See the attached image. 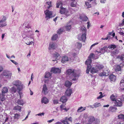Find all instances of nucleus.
Masks as SVG:
<instances>
[{"instance_id": "obj_5", "label": "nucleus", "mask_w": 124, "mask_h": 124, "mask_svg": "<svg viewBox=\"0 0 124 124\" xmlns=\"http://www.w3.org/2000/svg\"><path fill=\"white\" fill-rule=\"evenodd\" d=\"M44 12L46 15L45 17L46 18H49L52 17L53 14V12L52 11H50L49 10L47 9Z\"/></svg>"}, {"instance_id": "obj_57", "label": "nucleus", "mask_w": 124, "mask_h": 124, "mask_svg": "<svg viewBox=\"0 0 124 124\" xmlns=\"http://www.w3.org/2000/svg\"><path fill=\"white\" fill-rule=\"evenodd\" d=\"M94 55V54L93 53L91 54L88 57V58L91 59Z\"/></svg>"}, {"instance_id": "obj_58", "label": "nucleus", "mask_w": 124, "mask_h": 124, "mask_svg": "<svg viewBox=\"0 0 124 124\" xmlns=\"http://www.w3.org/2000/svg\"><path fill=\"white\" fill-rule=\"evenodd\" d=\"M99 76L101 77L105 76V75L104 74V71L103 72H102L100 73L99 74Z\"/></svg>"}, {"instance_id": "obj_59", "label": "nucleus", "mask_w": 124, "mask_h": 124, "mask_svg": "<svg viewBox=\"0 0 124 124\" xmlns=\"http://www.w3.org/2000/svg\"><path fill=\"white\" fill-rule=\"evenodd\" d=\"M58 101L57 100H54L53 101L54 103V104H57L58 103Z\"/></svg>"}, {"instance_id": "obj_6", "label": "nucleus", "mask_w": 124, "mask_h": 124, "mask_svg": "<svg viewBox=\"0 0 124 124\" xmlns=\"http://www.w3.org/2000/svg\"><path fill=\"white\" fill-rule=\"evenodd\" d=\"M6 17L3 16L2 20L0 21V27H2L7 25L6 21Z\"/></svg>"}, {"instance_id": "obj_29", "label": "nucleus", "mask_w": 124, "mask_h": 124, "mask_svg": "<svg viewBox=\"0 0 124 124\" xmlns=\"http://www.w3.org/2000/svg\"><path fill=\"white\" fill-rule=\"evenodd\" d=\"M85 107H81L78 108L77 110V112H79L83 111L85 109Z\"/></svg>"}, {"instance_id": "obj_60", "label": "nucleus", "mask_w": 124, "mask_h": 124, "mask_svg": "<svg viewBox=\"0 0 124 124\" xmlns=\"http://www.w3.org/2000/svg\"><path fill=\"white\" fill-rule=\"evenodd\" d=\"M66 74L67 75H70V69H69L67 70L66 73Z\"/></svg>"}, {"instance_id": "obj_37", "label": "nucleus", "mask_w": 124, "mask_h": 124, "mask_svg": "<svg viewBox=\"0 0 124 124\" xmlns=\"http://www.w3.org/2000/svg\"><path fill=\"white\" fill-rule=\"evenodd\" d=\"M95 120V118L93 116H91L89 117V121L90 122H93Z\"/></svg>"}, {"instance_id": "obj_23", "label": "nucleus", "mask_w": 124, "mask_h": 124, "mask_svg": "<svg viewBox=\"0 0 124 124\" xmlns=\"http://www.w3.org/2000/svg\"><path fill=\"white\" fill-rule=\"evenodd\" d=\"M70 2H71V6L72 7H75L76 5L77 2L75 0H70Z\"/></svg>"}, {"instance_id": "obj_35", "label": "nucleus", "mask_w": 124, "mask_h": 124, "mask_svg": "<svg viewBox=\"0 0 124 124\" xmlns=\"http://www.w3.org/2000/svg\"><path fill=\"white\" fill-rule=\"evenodd\" d=\"M121 88L122 89L124 87V79L122 80L120 83Z\"/></svg>"}, {"instance_id": "obj_24", "label": "nucleus", "mask_w": 124, "mask_h": 124, "mask_svg": "<svg viewBox=\"0 0 124 124\" xmlns=\"http://www.w3.org/2000/svg\"><path fill=\"white\" fill-rule=\"evenodd\" d=\"M80 18L82 21H87L88 20V18L86 16H80Z\"/></svg>"}, {"instance_id": "obj_64", "label": "nucleus", "mask_w": 124, "mask_h": 124, "mask_svg": "<svg viewBox=\"0 0 124 124\" xmlns=\"http://www.w3.org/2000/svg\"><path fill=\"white\" fill-rule=\"evenodd\" d=\"M121 26H123L124 25V19L122 21V23L120 24Z\"/></svg>"}, {"instance_id": "obj_4", "label": "nucleus", "mask_w": 124, "mask_h": 124, "mask_svg": "<svg viewBox=\"0 0 124 124\" xmlns=\"http://www.w3.org/2000/svg\"><path fill=\"white\" fill-rule=\"evenodd\" d=\"M60 12L62 14H64L67 16L69 15V11L66 8L61 7L60 10Z\"/></svg>"}, {"instance_id": "obj_41", "label": "nucleus", "mask_w": 124, "mask_h": 124, "mask_svg": "<svg viewBox=\"0 0 124 124\" xmlns=\"http://www.w3.org/2000/svg\"><path fill=\"white\" fill-rule=\"evenodd\" d=\"M60 108L62 110H64L66 111H67L69 109H67L65 108L63 104H62L60 106Z\"/></svg>"}, {"instance_id": "obj_39", "label": "nucleus", "mask_w": 124, "mask_h": 124, "mask_svg": "<svg viewBox=\"0 0 124 124\" xmlns=\"http://www.w3.org/2000/svg\"><path fill=\"white\" fill-rule=\"evenodd\" d=\"M58 38V35L56 34H54L52 38V40H55Z\"/></svg>"}, {"instance_id": "obj_53", "label": "nucleus", "mask_w": 124, "mask_h": 124, "mask_svg": "<svg viewBox=\"0 0 124 124\" xmlns=\"http://www.w3.org/2000/svg\"><path fill=\"white\" fill-rule=\"evenodd\" d=\"M32 43H33V44L34 45V43L32 41H31L29 42H27V43H26V44L27 45H31Z\"/></svg>"}, {"instance_id": "obj_30", "label": "nucleus", "mask_w": 124, "mask_h": 124, "mask_svg": "<svg viewBox=\"0 0 124 124\" xmlns=\"http://www.w3.org/2000/svg\"><path fill=\"white\" fill-rule=\"evenodd\" d=\"M8 90L7 88L6 87H4L2 90V93L3 94L7 93L8 92Z\"/></svg>"}, {"instance_id": "obj_46", "label": "nucleus", "mask_w": 124, "mask_h": 124, "mask_svg": "<svg viewBox=\"0 0 124 124\" xmlns=\"http://www.w3.org/2000/svg\"><path fill=\"white\" fill-rule=\"evenodd\" d=\"M103 67V66L102 65H99L96 66V68L99 70H101Z\"/></svg>"}, {"instance_id": "obj_42", "label": "nucleus", "mask_w": 124, "mask_h": 124, "mask_svg": "<svg viewBox=\"0 0 124 124\" xmlns=\"http://www.w3.org/2000/svg\"><path fill=\"white\" fill-rule=\"evenodd\" d=\"M51 3L52 2L51 1H48L46 2L47 5L48 6H47L48 9H49L52 7Z\"/></svg>"}, {"instance_id": "obj_15", "label": "nucleus", "mask_w": 124, "mask_h": 124, "mask_svg": "<svg viewBox=\"0 0 124 124\" xmlns=\"http://www.w3.org/2000/svg\"><path fill=\"white\" fill-rule=\"evenodd\" d=\"M68 61V59L67 57L64 56L62 57L61 60V62L62 63H65Z\"/></svg>"}, {"instance_id": "obj_8", "label": "nucleus", "mask_w": 124, "mask_h": 124, "mask_svg": "<svg viewBox=\"0 0 124 124\" xmlns=\"http://www.w3.org/2000/svg\"><path fill=\"white\" fill-rule=\"evenodd\" d=\"M82 46L81 43L79 42H77L75 45V50L76 51H78L81 48Z\"/></svg>"}, {"instance_id": "obj_32", "label": "nucleus", "mask_w": 124, "mask_h": 124, "mask_svg": "<svg viewBox=\"0 0 124 124\" xmlns=\"http://www.w3.org/2000/svg\"><path fill=\"white\" fill-rule=\"evenodd\" d=\"M5 95L3 93L2 94H0V100L2 101H5Z\"/></svg>"}, {"instance_id": "obj_43", "label": "nucleus", "mask_w": 124, "mask_h": 124, "mask_svg": "<svg viewBox=\"0 0 124 124\" xmlns=\"http://www.w3.org/2000/svg\"><path fill=\"white\" fill-rule=\"evenodd\" d=\"M118 117L119 119H123V121H124V115L122 114L119 115L118 116Z\"/></svg>"}, {"instance_id": "obj_40", "label": "nucleus", "mask_w": 124, "mask_h": 124, "mask_svg": "<svg viewBox=\"0 0 124 124\" xmlns=\"http://www.w3.org/2000/svg\"><path fill=\"white\" fill-rule=\"evenodd\" d=\"M65 85L66 87L70 88V82L69 81H66Z\"/></svg>"}, {"instance_id": "obj_10", "label": "nucleus", "mask_w": 124, "mask_h": 124, "mask_svg": "<svg viewBox=\"0 0 124 124\" xmlns=\"http://www.w3.org/2000/svg\"><path fill=\"white\" fill-rule=\"evenodd\" d=\"M57 47V45H56L55 43L52 42L50 43L49 44V50L51 49H55Z\"/></svg>"}, {"instance_id": "obj_31", "label": "nucleus", "mask_w": 124, "mask_h": 124, "mask_svg": "<svg viewBox=\"0 0 124 124\" xmlns=\"http://www.w3.org/2000/svg\"><path fill=\"white\" fill-rule=\"evenodd\" d=\"M65 31V30L63 28H60L57 31V33L58 34H62V32Z\"/></svg>"}, {"instance_id": "obj_1", "label": "nucleus", "mask_w": 124, "mask_h": 124, "mask_svg": "<svg viewBox=\"0 0 124 124\" xmlns=\"http://www.w3.org/2000/svg\"><path fill=\"white\" fill-rule=\"evenodd\" d=\"M79 73L78 71L70 69V79L72 80L76 81L78 79L77 77L79 76Z\"/></svg>"}, {"instance_id": "obj_21", "label": "nucleus", "mask_w": 124, "mask_h": 124, "mask_svg": "<svg viewBox=\"0 0 124 124\" xmlns=\"http://www.w3.org/2000/svg\"><path fill=\"white\" fill-rule=\"evenodd\" d=\"M109 78L111 81H114L116 80V77L113 75H110L109 77Z\"/></svg>"}, {"instance_id": "obj_55", "label": "nucleus", "mask_w": 124, "mask_h": 124, "mask_svg": "<svg viewBox=\"0 0 124 124\" xmlns=\"http://www.w3.org/2000/svg\"><path fill=\"white\" fill-rule=\"evenodd\" d=\"M2 104L1 102H0V112H1L3 110L2 108Z\"/></svg>"}, {"instance_id": "obj_9", "label": "nucleus", "mask_w": 124, "mask_h": 124, "mask_svg": "<svg viewBox=\"0 0 124 124\" xmlns=\"http://www.w3.org/2000/svg\"><path fill=\"white\" fill-rule=\"evenodd\" d=\"M50 71L54 73H60L61 70L58 68L54 67L52 68Z\"/></svg>"}, {"instance_id": "obj_26", "label": "nucleus", "mask_w": 124, "mask_h": 124, "mask_svg": "<svg viewBox=\"0 0 124 124\" xmlns=\"http://www.w3.org/2000/svg\"><path fill=\"white\" fill-rule=\"evenodd\" d=\"M21 107L19 106H17L13 108V109L14 110L16 111H19L20 112L21 111Z\"/></svg>"}, {"instance_id": "obj_2", "label": "nucleus", "mask_w": 124, "mask_h": 124, "mask_svg": "<svg viewBox=\"0 0 124 124\" xmlns=\"http://www.w3.org/2000/svg\"><path fill=\"white\" fill-rule=\"evenodd\" d=\"M13 84L14 85H15L16 87H17V89L19 94L20 95V98H21V93L20 92V91L22 90L23 89V85H21V82L18 80L14 81L13 83Z\"/></svg>"}, {"instance_id": "obj_49", "label": "nucleus", "mask_w": 124, "mask_h": 124, "mask_svg": "<svg viewBox=\"0 0 124 124\" xmlns=\"http://www.w3.org/2000/svg\"><path fill=\"white\" fill-rule=\"evenodd\" d=\"M104 73L106 76H108L109 74V71L108 70H104Z\"/></svg>"}, {"instance_id": "obj_61", "label": "nucleus", "mask_w": 124, "mask_h": 124, "mask_svg": "<svg viewBox=\"0 0 124 124\" xmlns=\"http://www.w3.org/2000/svg\"><path fill=\"white\" fill-rule=\"evenodd\" d=\"M121 101H122L124 102V94L122 95Z\"/></svg>"}, {"instance_id": "obj_47", "label": "nucleus", "mask_w": 124, "mask_h": 124, "mask_svg": "<svg viewBox=\"0 0 124 124\" xmlns=\"http://www.w3.org/2000/svg\"><path fill=\"white\" fill-rule=\"evenodd\" d=\"M101 104L99 103H96L93 104L95 108L98 107L100 106Z\"/></svg>"}, {"instance_id": "obj_50", "label": "nucleus", "mask_w": 124, "mask_h": 124, "mask_svg": "<svg viewBox=\"0 0 124 124\" xmlns=\"http://www.w3.org/2000/svg\"><path fill=\"white\" fill-rule=\"evenodd\" d=\"M88 1L91 2L93 1L92 4L93 6H94L97 4V3L96 2V0H88Z\"/></svg>"}, {"instance_id": "obj_45", "label": "nucleus", "mask_w": 124, "mask_h": 124, "mask_svg": "<svg viewBox=\"0 0 124 124\" xmlns=\"http://www.w3.org/2000/svg\"><path fill=\"white\" fill-rule=\"evenodd\" d=\"M110 110L112 111H115L117 108L115 106L111 107H110Z\"/></svg>"}, {"instance_id": "obj_52", "label": "nucleus", "mask_w": 124, "mask_h": 124, "mask_svg": "<svg viewBox=\"0 0 124 124\" xmlns=\"http://www.w3.org/2000/svg\"><path fill=\"white\" fill-rule=\"evenodd\" d=\"M12 91L14 93H16V88L14 87H12Z\"/></svg>"}, {"instance_id": "obj_62", "label": "nucleus", "mask_w": 124, "mask_h": 124, "mask_svg": "<svg viewBox=\"0 0 124 124\" xmlns=\"http://www.w3.org/2000/svg\"><path fill=\"white\" fill-rule=\"evenodd\" d=\"M99 43L98 42H96L93 44L90 47V49H91V48L92 47H93L94 46L98 44Z\"/></svg>"}, {"instance_id": "obj_28", "label": "nucleus", "mask_w": 124, "mask_h": 124, "mask_svg": "<svg viewBox=\"0 0 124 124\" xmlns=\"http://www.w3.org/2000/svg\"><path fill=\"white\" fill-rule=\"evenodd\" d=\"M91 2L88 1H85V5L88 8H90L91 7Z\"/></svg>"}, {"instance_id": "obj_19", "label": "nucleus", "mask_w": 124, "mask_h": 124, "mask_svg": "<svg viewBox=\"0 0 124 124\" xmlns=\"http://www.w3.org/2000/svg\"><path fill=\"white\" fill-rule=\"evenodd\" d=\"M98 71V70L95 67L92 68L90 72L92 74L97 73Z\"/></svg>"}, {"instance_id": "obj_7", "label": "nucleus", "mask_w": 124, "mask_h": 124, "mask_svg": "<svg viewBox=\"0 0 124 124\" xmlns=\"http://www.w3.org/2000/svg\"><path fill=\"white\" fill-rule=\"evenodd\" d=\"M86 33H82L78 35V39L80 40L83 42H85L86 39Z\"/></svg>"}, {"instance_id": "obj_17", "label": "nucleus", "mask_w": 124, "mask_h": 124, "mask_svg": "<svg viewBox=\"0 0 124 124\" xmlns=\"http://www.w3.org/2000/svg\"><path fill=\"white\" fill-rule=\"evenodd\" d=\"M80 31L82 32V33H86V29L84 26L80 27Z\"/></svg>"}, {"instance_id": "obj_38", "label": "nucleus", "mask_w": 124, "mask_h": 124, "mask_svg": "<svg viewBox=\"0 0 124 124\" xmlns=\"http://www.w3.org/2000/svg\"><path fill=\"white\" fill-rule=\"evenodd\" d=\"M51 76V74L49 72H46V75L45 76V78H48Z\"/></svg>"}, {"instance_id": "obj_54", "label": "nucleus", "mask_w": 124, "mask_h": 124, "mask_svg": "<svg viewBox=\"0 0 124 124\" xmlns=\"http://www.w3.org/2000/svg\"><path fill=\"white\" fill-rule=\"evenodd\" d=\"M119 58L121 60L123 61L124 60V55H122L119 57Z\"/></svg>"}, {"instance_id": "obj_34", "label": "nucleus", "mask_w": 124, "mask_h": 124, "mask_svg": "<svg viewBox=\"0 0 124 124\" xmlns=\"http://www.w3.org/2000/svg\"><path fill=\"white\" fill-rule=\"evenodd\" d=\"M116 45H109L107 47V49L108 48L111 49H113L116 48Z\"/></svg>"}, {"instance_id": "obj_11", "label": "nucleus", "mask_w": 124, "mask_h": 124, "mask_svg": "<svg viewBox=\"0 0 124 124\" xmlns=\"http://www.w3.org/2000/svg\"><path fill=\"white\" fill-rule=\"evenodd\" d=\"M115 105L116 106L121 107L122 106V102L118 100H115L114 102Z\"/></svg>"}, {"instance_id": "obj_18", "label": "nucleus", "mask_w": 124, "mask_h": 124, "mask_svg": "<svg viewBox=\"0 0 124 124\" xmlns=\"http://www.w3.org/2000/svg\"><path fill=\"white\" fill-rule=\"evenodd\" d=\"M67 100V98L65 96H63L61 97L60 100V101L63 103H65Z\"/></svg>"}, {"instance_id": "obj_14", "label": "nucleus", "mask_w": 124, "mask_h": 124, "mask_svg": "<svg viewBox=\"0 0 124 124\" xmlns=\"http://www.w3.org/2000/svg\"><path fill=\"white\" fill-rule=\"evenodd\" d=\"M115 70L116 71L118 72V73L119 74H120L121 73V66L119 65H116L115 66Z\"/></svg>"}, {"instance_id": "obj_51", "label": "nucleus", "mask_w": 124, "mask_h": 124, "mask_svg": "<svg viewBox=\"0 0 124 124\" xmlns=\"http://www.w3.org/2000/svg\"><path fill=\"white\" fill-rule=\"evenodd\" d=\"M91 66H90V65H88V66H87V70H86V72L88 74L89 72V70L91 68Z\"/></svg>"}, {"instance_id": "obj_63", "label": "nucleus", "mask_w": 124, "mask_h": 124, "mask_svg": "<svg viewBox=\"0 0 124 124\" xmlns=\"http://www.w3.org/2000/svg\"><path fill=\"white\" fill-rule=\"evenodd\" d=\"M44 113L43 112H42V113H39V114H37V115H37L38 116H41L42 115H44Z\"/></svg>"}, {"instance_id": "obj_33", "label": "nucleus", "mask_w": 124, "mask_h": 124, "mask_svg": "<svg viewBox=\"0 0 124 124\" xmlns=\"http://www.w3.org/2000/svg\"><path fill=\"white\" fill-rule=\"evenodd\" d=\"M116 95H114V94L112 95L110 97L112 101H115V100H116Z\"/></svg>"}, {"instance_id": "obj_25", "label": "nucleus", "mask_w": 124, "mask_h": 124, "mask_svg": "<svg viewBox=\"0 0 124 124\" xmlns=\"http://www.w3.org/2000/svg\"><path fill=\"white\" fill-rule=\"evenodd\" d=\"M20 117V115L17 113H15L14 114V116H13V119L14 120H18Z\"/></svg>"}, {"instance_id": "obj_16", "label": "nucleus", "mask_w": 124, "mask_h": 124, "mask_svg": "<svg viewBox=\"0 0 124 124\" xmlns=\"http://www.w3.org/2000/svg\"><path fill=\"white\" fill-rule=\"evenodd\" d=\"M64 29L65 31H69L70 30V22L69 21L67 23L64 27Z\"/></svg>"}, {"instance_id": "obj_56", "label": "nucleus", "mask_w": 124, "mask_h": 124, "mask_svg": "<svg viewBox=\"0 0 124 124\" xmlns=\"http://www.w3.org/2000/svg\"><path fill=\"white\" fill-rule=\"evenodd\" d=\"M10 61L11 62H12L15 65H17L18 64V63H17V62H16V61H15L14 60H10Z\"/></svg>"}, {"instance_id": "obj_48", "label": "nucleus", "mask_w": 124, "mask_h": 124, "mask_svg": "<svg viewBox=\"0 0 124 124\" xmlns=\"http://www.w3.org/2000/svg\"><path fill=\"white\" fill-rule=\"evenodd\" d=\"M62 3L61 1L57 2L56 3V7L59 8L60 6H62Z\"/></svg>"}, {"instance_id": "obj_22", "label": "nucleus", "mask_w": 124, "mask_h": 124, "mask_svg": "<svg viewBox=\"0 0 124 124\" xmlns=\"http://www.w3.org/2000/svg\"><path fill=\"white\" fill-rule=\"evenodd\" d=\"M70 121V118H68L66 117L65 119L62 121V123L64 124H69L68 122Z\"/></svg>"}, {"instance_id": "obj_36", "label": "nucleus", "mask_w": 124, "mask_h": 124, "mask_svg": "<svg viewBox=\"0 0 124 124\" xmlns=\"http://www.w3.org/2000/svg\"><path fill=\"white\" fill-rule=\"evenodd\" d=\"M65 95L67 96H70V88H68L66 90L65 92Z\"/></svg>"}, {"instance_id": "obj_3", "label": "nucleus", "mask_w": 124, "mask_h": 124, "mask_svg": "<svg viewBox=\"0 0 124 124\" xmlns=\"http://www.w3.org/2000/svg\"><path fill=\"white\" fill-rule=\"evenodd\" d=\"M107 46H104L101 48L99 50H97L95 52L96 54L99 56L101 54H103L106 51L108 52L107 50Z\"/></svg>"}, {"instance_id": "obj_27", "label": "nucleus", "mask_w": 124, "mask_h": 124, "mask_svg": "<svg viewBox=\"0 0 124 124\" xmlns=\"http://www.w3.org/2000/svg\"><path fill=\"white\" fill-rule=\"evenodd\" d=\"M92 62L91 59L89 58L87 59V60L85 62V64L86 65H87V66H89L90 65V66H91V63Z\"/></svg>"}, {"instance_id": "obj_44", "label": "nucleus", "mask_w": 124, "mask_h": 124, "mask_svg": "<svg viewBox=\"0 0 124 124\" xmlns=\"http://www.w3.org/2000/svg\"><path fill=\"white\" fill-rule=\"evenodd\" d=\"M17 103L20 105H23V101L22 100H18L17 101Z\"/></svg>"}, {"instance_id": "obj_12", "label": "nucleus", "mask_w": 124, "mask_h": 124, "mask_svg": "<svg viewBox=\"0 0 124 124\" xmlns=\"http://www.w3.org/2000/svg\"><path fill=\"white\" fill-rule=\"evenodd\" d=\"M43 86L42 92H43L45 94H46L48 93L47 88L46 84H44Z\"/></svg>"}, {"instance_id": "obj_20", "label": "nucleus", "mask_w": 124, "mask_h": 124, "mask_svg": "<svg viewBox=\"0 0 124 124\" xmlns=\"http://www.w3.org/2000/svg\"><path fill=\"white\" fill-rule=\"evenodd\" d=\"M41 102L45 104H46L48 102L49 100L46 97H44L42 99Z\"/></svg>"}, {"instance_id": "obj_13", "label": "nucleus", "mask_w": 124, "mask_h": 124, "mask_svg": "<svg viewBox=\"0 0 124 124\" xmlns=\"http://www.w3.org/2000/svg\"><path fill=\"white\" fill-rule=\"evenodd\" d=\"M53 57L55 58V60H53V61H55L57 62L56 60L57 59V58L60 56V54L57 52H55L53 54Z\"/></svg>"}]
</instances>
